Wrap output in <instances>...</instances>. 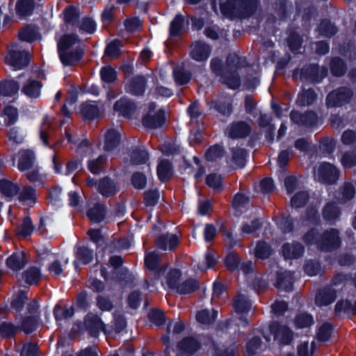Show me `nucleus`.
Masks as SVG:
<instances>
[{
	"label": "nucleus",
	"instance_id": "obj_31",
	"mask_svg": "<svg viewBox=\"0 0 356 356\" xmlns=\"http://www.w3.org/2000/svg\"><path fill=\"white\" fill-rule=\"evenodd\" d=\"M97 188L99 192L104 197L114 195L117 192L115 183L108 177H104L99 180Z\"/></svg>",
	"mask_w": 356,
	"mask_h": 356
},
{
	"label": "nucleus",
	"instance_id": "obj_33",
	"mask_svg": "<svg viewBox=\"0 0 356 356\" xmlns=\"http://www.w3.org/2000/svg\"><path fill=\"white\" fill-rule=\"evenodd\" d=\"M26 264L25 255L23 252L13 253L7 259V266L13 271H17L24 267Z\"/></svg>",
	"mask_w": 356,
	"mask_h": 356
},
{
	"label": "nucleus",
	"instance_id": "obj_4",
	"mask_svg": "<svg viewBox=\"0 0 356 356\" xmlns=\"http://www.w3.org/2000/svg\"><path fill=\"white\" fill-rule=\"evenodd\" d=\"M302 239L307 245H315L321 251L327 252L339 249L342 243L340 232L335 228L327 229L321 234L318 229H311Z\"/></svg>",
	"mask_w": 356,
	"mask_h": 356
},
{
	"label": "nucleus",
	"instance_id": "obj_64",
	"mask_svg": "<svg viewBox=\"0 0 356 356\" xmlns=\"http://www.w3.org/2000/svg\"><path fill=\"white\" fill-rule=\"evenodd\" d=\"M149 93L155 99H159L160 97L169 98L173 95V91L167 87L159 86L150 89Z\"/></svg>",
	"mask_w": 356,
	"mask_h": 356
},
{
	"label": "nucleus",
	"instance_id": "obj_23",
	"mask_svg": "<svg viewBox=\"0 0 356 356\" xmlns=\"http://www.w3.org/2000/svg\"><path fill=\"white\" fill-rule=\"evenodd\" d=\"M130 162L134 165L147 164L146 168L149 170V154L145 147H133L129 152Z\"/></svg>",
	"mask_w": 356,
	"mask_h": 356
},
{
	"label": "nucleus",
	"instance_id": "obj_35",
	"mask_svg": "<svg viewBox=\"0 0 356 356\" xmlns=\"http://www.w3.org/2000/svg\"><path fill=\"white\" fill-rule=\"evenodd\" d=\"M88 218L93 222H100L106 216V208L104 205L96 203L87 211Z\"/></svg>",
	"mask_w": 356,
	"mask_h": 356
},
{
	"label": "nucleus",
	"instance_id": "obj_21",
	"mask_svg": "<svg viewBox=\"0 0 356 356\" xmlns=\"http://www.w3.org/2000/svg\"><path fill=\"white\" fill-rule=\"evenodd\" d=\"M251 132L250 126L245 122H236L229 124L226 129V134L232 138H240L248 136Z\"/></svg>",
	"mask_w": 356,
	"mask_h": 356
},
{
	"label": "nucleus",
	"instance_id": "obj_6",
	"mask_svg": "<svg viewBox=\"0 0 356 356\" xmlns=\"http://www.w3.org/2000/svg\"><path fill=\"white\" fill-rule=\"evenodd\" d=\"M31 59L29 53L23 49L20 44H13L8 47L5 62L14 70L27 66Z\"/></svg>",
	"mask_w": 356,
	"mask_h": 356
},
{
	"label": "nucleus",
	"instance_id": "obj_19",
	"mask_svg": "<svg viewBox=\"0 0 356 356\" xmlns=\"http://www.w3.org/2000/svg\"><path fill=\"white\" fill-rule=\"evenodd\" d=\"M85 325L90 335L92 337H97L100 332L106 333L105 324L96 314H88L85 318Z\"/></svg>",
	"mask_w": 356,
	"mask_h": 356
},
{
	"label": "nucleus",
	"instance_id": "obj_34",
	"mask_svg": "<svg viewBox=\"0 0 356 356\" xmlns=\"http://www.w3.org/2000/svg\"><path fill=\"white\" fill-rule=\"evenodd\" d=\"M317 99V94L312 88L302 89L298 94L296 104L301 106L312 104Z\"/></svg>",
	"mask_w": 356,
	"mask_h": 356
},
{
	"label": "nucleus",
	"instance_id": "obj_24",
	"mask_svg": "<svg viewBox=\"0 0 356 356\" xmlns=\"http://www.w3.org/2000/svg\"><path fill=\"white\" fill-rule=\"evenodd\" d=\"M135 103L129 98L122 97L118 100L114 106L115 111L118 112L121 115L129 118L136 110Z\"/></svg>",
	"mask_w": 356,
	"mask_h": 356
},
{
	"label": "nucleus",
	"instance_id": "obj_22",
	"mask_svg": "<svg viewBox=\"0 0 356 356\" xmlns=\"http://www.w3.org/2000/svg\"><path fill=\"white\" fill-rule=\"evenodd\" d=\"M179 237L174 234H163L156 239V246L163 251H171L174 250L179 243Z\"/></svg>",
	"mask_w": 356,
	"mask_h": 356
},
{
	"label": "nucleus",
	"instance_id": "obj_15",
	"mask_svg": "<svg viewBox=\"0 0 356 356\" xmlns=\"http://www.w3.org/2000/svg\"><path fill=\"white\" fill-rule=\"evenodd\" d=\"M273 268L276 270V281L275 286L279 289L286 292L291 291L293 287V273L290 270H284L275 266Z\"/></svg>",
	"mask_w": 356,
	"mask_h": 356
},
{
	"label": "nucleus",
	"instance_id": "obj_8",
	"mask_svg": "<svg viewBox=\"0 0 356 356\" xmlns=\"http://www.w3.org/2000/svg\"><path fill=\"white\" fill-rule=\"evenodd\" d=\"M327 74L325 67H320L318 65H310L293 72V77L299 76L301 81L311 83H320Z\"/></svg>",
	"mask_w": 356,
	"mask_h": 356
},
{
	"label": "nucleus",
	"instance_id": "obj_27",
	"mask_svg": "<svg viewBox=\"0 0 356 356\" xmlns=\"http://www.w3.org/2000/svg\"><path fill=\"white\" fill-rule=\"evenodd\" d=\"M147 80L143 76L134 77L125 86V91L133 95H143L145 91Z\"/></svg>",
	"mask_w": 356,
	"mask_h": 356
},
{
	"label": "nucleus",
	"instance_id": "obj_40",
	"mask_svg": "<svg viewBox=\"0 0 356 356\" xmlns=\"http://www.w3.org/2000/svg\"><path fill=\"white\" fill-rule=\"evenodd\" d=\"M218 311L212 309H202L198 312L196 314L197 321L203 325H211L212 324L218 317Z\"/></svg>",
	"mask_w": 356,
	"mask_h": 356
},
{
	"label": "nucleus",
	"instance_id": "obj_1",
	"mask_svg": "<svg viewBox=\"0 0 356 356\" xmlns=\"http://www.w3.org/2000/svg\"><path fill=\"white\" fill-rule=\"evenodd\" d=\"M179 352L185 355H192L204 348L211 352V356H239L236 343H226L220 345L217 340L205 335L197 338L188 337L184 338L177 345Z\"/></svg>",
	"mask_w": 356,
	"mask_h": 356
},
{
	"label": "nucleus",
	"instance_id": "obj_55",
	"mask_svg": "<svg viewBox=\"0 0 356 356\" xmlns=\"http://www.w3.org/2000/svg\"><path fill=\"white\" fill-rule=\"evenodd\" d=\"M34 155L31 151H24L21 152L18 167L20 170H26L31 168L33 163Z\"/></svg>",
	"mask_w": 356,
	"mask_h": 356
},
{
	"label": "nucleus",
	"instance_id": "obj_7",
	"mask_svg": "<svg viewBox=\"0 0 356 356\" xmlns=\"http://www.w3.org/2000/svg\"><path fill=\"white\" fill-rule=\"evenodd\" d=\"M354 97V92L348 87H339L330 92L325 99L327 108L342 107L349 104Z\"/></svg>",
	"mask_w": 356,
	"mask_h": 356
},
{
	"label": "nucleus",
	"instance_id": "obj_36",
	"mask_svg": "<svg viewBox=\"0 0 356 356\" xmlns=\"http://www.w3.org/2000/svg\"><path fill=\"white\" fill-rule=\"evenodd\" d=\"M248 156L247 151L241 147H236L232 149V156L231 165L238 168H243L246 164Z\"/></svg>",
	"mask_w": 356,
	"mask_h": 356
},
{
	"label": "nucleus",
	"instance_id": "obj_17",
	"mask_svg": "<svg viewBox=\"0 0 356 356\" xmlns=\"http://www.w3.org/2000/svg\"><path fill=\"white\" fill-rule=\"evenodd\" d=\"M305 251V246L298 241L284 243L281 248L285 260L298 259L304 255Z\"/></svg>",
	"mask_w": 356,
	"mask_h": 356
},
{
	"label": "nucleus",
	"instance_id": "obj_45",
	"mask_svg": "<svg viewBox=\"0 0 356 356\" xmlns=\"http://www.w3.org/2000/svg\"><path fill=\"white\" fill-rule=\"evenodd\" d=\"M173 77L177 85H185L189 83L191 74L185 71L182 66L177 65L173 69Z\"/></svg>",
	"mask_w": 356,
	"mask_h": 356
},
{
	"label": "nucleus",
	"instance_id": "obj_20",
	"mask_svg": "<svg viewBox=\"0 0 356 356\" xmlns=\"http://www.w3.org/2000/svg\"><path fill=\"white\" fill-rule=\"evenodd\" d=\"M341 209L334 202H327L322 209V217L326 224L334 225L339 220Z\"/></svg>",
	"mask_w": 356,
	"mask_h": 356
},
{
	"label": "nucleus",
	"instance_id": "obj_61",
	"mask_svg": "<svg viewBox=\"0 0 356 356\" xmlns=\"http://www.w3.org/2000/svg\"><path fill=\"white\" fill-rule=\"evenodd\" d=\"M36 199V195L33 189L25 187L20 193L19 200L25 205L32 206Z\"/></svg>",
	"mask_w": 356,
	"mask_h": 356
},
{
	"label": "nucleus",
	"instance_id": "obj_25",
	"mask_svg": "<svg viewBox=\"0 0 356 356\" xmlns=\"http://www.w3.org/2000/svg\"><path fill=\"white\" fill-rule=\"evenodd\" d=\"M337 298L336 291L331 288H324L318 291L315 303L318 307L327 306L335 301Z\"/></svg>",
	"mask_w": 356,
	"mask_h": 356
},
{
	"label": "nucleus",
	"instance_id": "obj_56",
	"mask_svg": "<svg viewBox=\"0 0 356 356\" xmlns=\"http://www.w3.org/2000/svg\"><path fill=\"white\" fill-rule=\"evenodd\" d=\"M75 254L76 259L83 264H89L93 259V251L84 246L77 248Z\"/></svg>",
	"mask_w": 356,
	"mask_h": 356
},
{
	"label": "nucleus",
	"instance_id": "obj_39",
	"mask_svg": "<svg viewBox=\"0 0 356 356\" xmlns=\"http://www.w3.org/2000/svg\"><path fill=\"white\" fill-rule=\"evenodd\" d=\"M41 87L42 85L40 82L29 79L23 86L22 92L26 96L35 98L39 97Z\"/></svg>",
	"mask_w": 356,
	"mask_h": 356
},
{
	"label": "nucleus",
	"instance_id": "obj_37",
	"mask_svg": "<svg viewBox=\"0 0 356 356\" xmlns=\"http://www.w3.org/2000/svg\"><path fill=\"white\" fill-rule=\"evenodd\" d=\"M186 26L185 17L181 14H177L170 24V35L177 37L184 30Z\"/></svg>",
	"mask_w": 356,
	"mask_h": 356
},
{
	"label": "nucleus",
	"instance_id": "obj_38",
	"mask_svg": "<svg viewBox=\"0 0 356 356\" xmlns=\"http://www.w3.org/2000/svg\"><path fill=\"white\" fill-rule=\"evenodd\" d=\"M34 8L33 0H17L15 5V12L18 17H24L30 15Z\"/></svg>",
	"mask_w": 356,
	"mask_h": 356
},
{
	"label": "nucleus",
	"instance_id": "obj_26",
	"mask_svg": "<svg viewBox=\"0 0 356 356\" xmlns=\"http://www.w3.org/2000/svg\"><path fill=\"white\" fill-rule=\"evenodd\" d=\"M120 142V134L115 129H108L104 135V149L107 152H114Z\"/></svg>",
	"mask_w": 356,
	"mask_h": 356
},
{
	"label": "nucleus",
	"instance_id": "obj_43",
	"mask_svg": "<svg viewBox=\"0 0 356 356\" xmlns=\"http://www.w3.org/2000/svg\"><path fill=\"white\" fill-rule=\"evenodd\" d=\"M134 276L126 268H122L113 281L120 283L123 286H131L134 282Z\"/></svg>",
	"mask_w": 356,
	"mask_h": 356
},
{
	"label": "nucleus",
	"instance_id": "obj_16",
	"mask_svg": "<svg viewBox=\"0 0 356 356\" xmlns=\"http://www.w3.org/2000/svg\"><path fill=\"white\" fill-rule=\"evenodd\" d=\"M290 119L296 124L305 127H313L318 123V115L314 111H307L301 113L297 111L290 113Z\"/></svg>",
	"mask_w": 356,
	"mask_h": 356
},
{
	"label": "nucleus",
	"instance_id": "obj_18",
	"mask_svg": "<svg viewBox=\"0 0 356 356\" xmlns=\"http://www.w3.org/2000/svg\"><path fill=\"white\" fill-rule=\"evenodd\" d=\"M211 52V49L209 44L202 41H196L191 45L190 56L193 60L202 62L209 58Z\"/></svg>",
	"mask_w": 356,
	"mask_h": 356
},
{
	"label": "nucleus",
	"instance_id": "obj_48",
	"mask_svg": "<svg viewBox=\"0 0 356 356\" xmlns=\"http://www.w3.org/2000/svg\"><path fill=\"white\" fill-rule=\"evenodd\" d=\"M262 341L260 337H254L250 339L245 346L247 356H257L261 350Z\"/></svg>",
	"mask_w": 356,
	"mask_h": 356
},
{
	"label": "nucleus",
	"instance_id": "obj_44",
	"mask_svg": "<svg viewBox=\"0 0 356 356\" xmlns=\"http://www.w3.org/2000/svg\"><path fill=\"white\" fill-rule=\"evenodd\" d=\"M19 90V83L16 81H5L0 82V95L12 97Z\"/></svg>",
	"mask_w": 356,
	"mask_h": 356
},
{
	"label": "nucleus",
	"instance_id": "obj_60",
	"mask_svg": "<svg viewBox=\"0 0 356 356\" xmlns=\"http://www.w3.org/2000/svg\"><path fill=\"white\" fill-rule=\"evenodd\" d=\"M0 191L7 197H13L17 193L19 187L11 181L2 180L0 181Z\"/></svg>",
	"mask_w": 356,
	"mask_h": 356
},
{
	"label": "nucleus",
	"instance_id": "obj_47",
	"mask_svg": "<svg viewBox=\"0 0 356 356\" xmlns=\"http://www.w3.org/2000/svg\"><path fill=\"white\" fill-rule=\"evenodd\" d=\"M271 253V246L264 241H259L254 250L255 257L262 260L268 259Z\"/></svg>",
	"mask_w": 356,
	"mask_h": 356
},
{
	"label": "nucleus",
	"instance_id": "obj_9",
	"mask_svg": "<svg viewBox=\"0 0 356 356\" xmlns=\"http://www.w3.org/2000/svg\"><path fill=\"white\" fill-rule=\"evenodd\" d=\"M339 169L335 165L327 162L319 163L314 170L315 179L327 184H335L339 178Z\"/></svg>",
	"mask_w": 356,
	"mask_h": 356
},
{
	"label": "nucleus",
	"instance_id": "obj_62",
	"mask_svg": "<svg viewBox=\"0 0 356 356\" xmlns=\"http://www.w3.org/2000/svg\"><path fill=\"white\" fill-rule=\"evenodd\" d=\"M308 200L309 193L307 191L298 192L291 197V207L296 209L300 208L305 205Z\"/></svg>",
	"mask_w": 356,
	"mask_h": 356
},
{
	"label": "nucleus",
	"instance_id": "obj_32",
	"mask_svg": "<svg viewBox=\"0 0 356 356\" xmlns=\"http://www.w3.org/2000/svg\"><path fill=\"white\" fill-rule=\"evenodd\" d=\"M314 322V316L308 312H299L293 319V325L296 329L309 328Z\"/></svg>",
	"mask_w": 356,
	"mask_h": 356
},
{
	"label": "nucleus",
	"instance_id": "obj_58",
	"mask_svg": "<svg viewBox=\"0 0 356 356\" xmlns=\"http://www.w3.org/2000/svg\"><path fill=\"white\" fill-rule=\"evenodd\" d=\"M100 76L104 83H111L117 79V72L111 66H104L100 70Z\"/></svg>",
	"mask_w": 356,
	"mask_h": 356
},
{
	"label": "nucleus",
	"instance_id": "obj_13",
	"mask_svg": "<svg viewBox=\"0 0 356 356\" xmlns=\"http://www.w3.org/2000/svg\"><path fill=\"white\" fill-rule=\"evenodd\" d=\"M233 307L235 312L239 315L238 326L246 327L249 322L245 316L251 309L252 304L248 298L244 295H238L233 301Z\"/></svg>",
	"mask_w": 356,
	"mask_h": 356
},
{
	"label": "nucleus",
	"instance_id": "obj_28",
	"mask_svg": "<svg viewBox=\"0 0 356 356\" xmlns=\"http://www.w3.org/2000/svg\"><path fill=\"white\" fill-rule=\"evenodd\" d=\"M208 106L210 109L214 108L222 115L228 116L232 113L231 99L228 96L220 97L208 103Z\"/></svg>",
	"mask_w": 356,
	"mask_h": 356
},
{
	"label": "nucleus",
	"instance_id": "obj_57",
	"mask_svg": "<svg viewBox=\"0 0 356 356\" xmlns=\"http://www.w3.org/2000/svg\"><path fill=\"white\" fill-rule=\"evenodd\" d=\"M332 325L329 323H323L317 330L316 337L318 341H327L332 333Z\"/></svg>",
	"mask_w": 356,
	"mask_h": 356
},
{
	"label": "nucleus",
	"instance_id": "obj_14",
	"mask_svg": "<svg viewBox=\"0 0 356 356\" xmlns=\"http://www.w3.org/2000/svg\"><path fill=\"white\" fill-rule=\"evenodd\" d=\"M145 264L155 280L160 279L165 271V266L161 263L159 254L156 251L146 254Z\"/></svg>",
	"mask_w": 356,
	"mask_h": 356
},
{
	"label": "nucleus",
	"instance_id": "obj_30",
	"mask_svg": "<svg viewBox=\"0 0 356 356\" xmlns=\"http://www.w3.org/2000/svg\"><path fill=\"white\" fill-rule=\"evenodd\" d=\"M74 29H78L81 34L92 35L97 31V23L91 17H84L80 19Z\"/></svg>",
	"mask_w": 356,
	"mask_h": 356
},
{
	"label": "nucleus",
	"instance_id": "obj_5",
	"mask_svg": "<svg viewBox=\"0 0 356 356\" xmlns=\"http://www.w3.org/2000/svg\"><path fill=\"white\" fill-rule=\"evenodd\" d=\"M220 13L230 19L246 18L256 10L259 0H218Z\"/></svg>",
	"mask_w": 356,
	"mask_h": 356
},
{
	"label": "nucleus",
	"instance_id": "obj_11",
	"mask_svg": "<svg viewBox=\"0 0 356 356\" xmlns=\"http://www.w3.org/2000/svg\"><path fill=\"white\" fill-rule=\"evenodd\" d=\"M84 46L76 34H68V66L80 62L83 56Z\"/></svg>",
	"mask_w": 356,
	"mask_h": 356
},
{
	"label": "nucleus",
	"instance_id": "obj_46",
	"mask_svg": "<svg viewBox=\"0 0 356 356\" xmlns=\"http://www.w3.org/2000/svg\"><path fill=\"white\" fill-rule=\"evenodd\" d=\"M81 113L85 119L91 120L97 118L100 111L95 104L85 103L81 105Z\"/></svg>",
	"mask_w": 356,
	"mask_h": 356
},
{
	"label": "nucleus",
	"instance_id": "obj_54",
	"mask_svg": "<svg viewBox=\"0 0 356 356\" xmlns=\"http://www.w3.org/2000/svg\"><path fill=\"white\" fill-rule=\"evenodd\" d=\"M197 288L198 283L197 280L189 279L178 284L176 289L180 294H188L195 291Z\"/></svg>",
	"mask_w": 356,
	"mask_h": 356
},
{
	"label": "nucleus",
	"instance_id": "obj_29",
	"mask_svg": "<svg viewBox=\"0 0 356 356\" xmlns=\"http://www.w3.org/2000/svg\"><path fill=\"white\" fill-rule=\"evenodd\" d=\"M122 259L119 256L111 257L109 259V263L111 266L113 267V270L110 275L106 267L101 268V275L108 283H112L113 277L118 275V273L120 270V267L122 264Z\"/></svg>",
	"mask_w": 356,
	"mask_h": 356
},
{
	"label": "nucleus",
	"instance_id": "obj_63",
	"mask_svg": "<svg viewBox=\"0 0 356 356\" xmlns=\"http://www.w3.org/2000/svg\"><path fill=\"white\" fill-rule=\"evenodd\" d=\"M261 223L259 219L254 218L251 220L243 222L241 226V231L243 234H252L261 227Z\"/></svg>",
	"mask_w": 356,
	"mask_h": 356
},
{
	"label": "nucleus",
	"instance_id": "obj_42",
	"mask_svg": "<svg viewBox=\"0 0 356 356\" xmlns=\"http://www.w3.org/2000/svg\"><path fill=\"white\" fill-rule=\"evenodd\" d=\"M134 276L126 268H122L113 281L120 283L123 286H131L134 282Z\"/></svg>",
	"mask_w": 356,
	"mask_h": 356
},
{
	"label": "nucleus",
	"instance_id": "obj_10",
	"mask_svg": "<svg viewBox=\"0 0 356 356\" xmlns=\"http://www.w3.org/2000/svg\"><path fill=\"white\" fill-rule=\"evenodd\" d=\"M269 331L273 340L282 346L290 345L294 338L291 329L277 321H273L269 325Z\"/></svg>",
	"mask_w": 356,
	"mask_h": 356
},
{
	"label": "nucleus",
	"instance_id": "obj_49",
	"mask_svg": "<svg viewBox=\"0 0 356 356\" xmlns=\"http://www.w3.org/2000/svg\"><path fill=\"white\" fill-rule=\"evenodd\" d=\"M107 160L105 154L99 155L96 159H92L88 161V168L92 174H99L103 170V165Z\"/></svg>",
	"mask_w": 356,
	"mask_h": 356
},
{
	"label": "nucleus",
	"instance_id": "obj_3",
	"mask_svg": "<svg viewBox=\"0 0 356 356\" xmlns=\"http://www.w3.org/2000/svg\"><path fill=\"white\" fill-rule=\"evenodd\" d=\"M343 284L342 292L345 299L339 300L335 305L336 315H356V273H338L332 279V284L337 286Z\"/></svg>",
	"mask_w": 356,
	"mask_h": 356
},
{
	"label": "nucleus",
	"instance_id": "obj_51",
	"mask_svg": "<svg viewBox=\"0 0 356 356\" xmlns=\"http://www.w3.org/2000/svg\"><path fill=\"white\" fill-rule=\"evenodd\" d=\"M319 35L324 37H332L337 31V27L332 24L330 21L325 19L323 20L317 28Z\"/></svg>",
	"mask_w": 356,
	"mask_h": 356
},
{
	"label": "nucleus",
	"instance_id": "obj_50",
	"mask_svg": "<svg viewBox=\"0 0 356 356\" xmlns=\"http://www.w3.org/2000/svg\"><path fill=\"white\" fill-rule=\"evenodd\" d=\"M355 193L354 186L350 183L344 184L341 191L337 193L336 198L339 203L343 204L348 200L352 199Z\"/></svg>",
	"mask_w": 356,
	"mask_h": 356
},
{
	"label": "nucleus",
	"instance_id": "obj_41",
	"mask_svg": "<svg viewBox=\"0 0 356 356\" xmlns=\"http://www.w3.org/2000/svg\"><path fill=\"white\" fill-rule=\"evenodd\" d=\"M172 173V168L168 160H161L157 167V175L159 179L164 182L170 179Z\"/></svg>",
	"mask_w": 356,
	"mask_h": 356
},
{
	"label": "nucleus",
	"instance_id": "obj_2",
	"mask_svg": "<svg viewBox=\"0 0 356 356\" xmlns=\"http://www.w3.org/2000/svg\"><path fill=\"white\" fill-rule=\"evenodd\" d=\"M245 65V59L236 54L228 55L225 66L218 58L211 59L210 64L211 71L220 76L221 81L231 89H236L240 86L239 72Z\"/></svg>",
	"mask_w": 356,
	"mask_h": 356
},
{
	"label": "nucleus",
	"instance_id": "obj_12",
	"mask_svg": "<svg viewBox=\"0 0 356 356\" xmlns=\"http://www.w3.org/2000/svg\"><path fill=\"white\" fill-rule=\"evenodd\" d=\"M156 105L151 103L149 105L147 113L142 119V124L144 127L149 129H156L161 127L165 122V113L162 109L156 111Z\"/></svg>",
	"mask_w": 356,
	"mask_h": 356
},
{
	"label": "nucleus",
	"instance_id": "obj_52",
	"mask_svg": "<svg viewBox=\"0 0 356 356\" xmlns=\"http://www.w3.org/2000/svg\"><path fill=\"white\" fill-rule=\"evenodd\" d=\"M303 268L305 273L309 277L318 275L323 271L321 264L312 259L306 260Z\"/></svg>",
	"mask_w": 356,
	"mask_h": 356
},
{
	"label": "nucleus",
	"instance_id": "obj_53",
	"mask_svg": "<svg viewBox=\"0 0 356 356\" xmlns=\"http://www.w3.org/2000/svg\"><path fill=\"white\" fill-rule=\"evenodd\" d=\"M346 65L341 58H332L330 63V70L334 76H341L346 73Z\"/></svg>",
	"mask_w": 356,
	"mask_h": 356
},
{
	"label": "nucleus",
	"instance_id": "obj_59",
	"mask_svg": "<svg viewBox=\"0 0 356 356\" xmlns=\"http://www.w3.org/2000/svg\"><path fill=\"white\" fill-rule=\"evenodd\" d=\"M81 15V11L79 6H68V27L70 26L74 29L80 21Z\"/></svg>",
	"mask_w": 356,
	"mask_h": 356
}]
</instances>
